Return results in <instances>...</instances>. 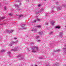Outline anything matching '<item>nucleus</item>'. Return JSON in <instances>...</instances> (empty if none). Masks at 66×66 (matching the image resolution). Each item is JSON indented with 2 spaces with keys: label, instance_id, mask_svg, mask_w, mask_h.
I'll list each match as a JSON object with an SVG mask.
<instances>
[{
  "label": "nucleus",
  "instance_id": "a878e982",
  "mask_svg": "<svg viewBox=\"0 0 66 66\" xmlns=\"http://www.w3.org/2000/svg\"><path fill=\"white\" fill-rule=\"evenodd\" d=\"M8 54H11V52H7Z\"/></svg>",
  "mask_w": 66,
  "mask_h": 66
},
{
  "label": "nucleus",
  "instance_id": "c756f323",
  "mask_svg": "<svg viewBox=\"0 0 66 66\" xmlns=\"http://www.w3.org/2000/svg\"><path fill=\"white\" fill-rule=\"evenodd\" d=\"M18 47H15V49H18Z\"/></svg>",
  "mask_w": 66,
  "mask_h": 66
},
{
  "label": "nucleus",
  "instance_id": "39448f33",
  "mask_svg": "<svg viewBox=\"0 0 66 66\" xmlns=\"http://www.w3.org/2000/svg\"><path fill=\"white\" fill-rule=\"evenodd\" d=\"M62 9V6H61L60 7H57V11H59V10H61Z\"/></svg>",
  "mask_w": 66,
  "mask_h": 66
},
{
  "label": "nucleus",
  "instance_id": "de8ad7c7",
  "mask_svg": "<svg viewBox=\"0 0 66 66\" xmlns=\"http://www.w3.org/2000/svg\"><path fill=\"white\" fill-rule=\"evenodd\" d=\"M52 54H54V53H52Z\"/></svg>",
  "mask_w": 66,
  "mask_h": 66
},
{
  "label": "nucleus",
  "instance_id": "e433bc0d",
  "mask_svg": "<svg viewBox=\"0 0 66 66\" xmlns=\"http://www.w3.org/2000/svg\"><path fill=\"white\" fill-rule=\"evenodd\" d=\"M39 59H42L43 58L42 57H39Z\"/></svg>",
  "mask_w": 66,
  "mask_h": 66
},
{
  "label": "nucleus",
  "instance_id": "f704fd0d",
  "mask_svg": "<svg viewBox=\"0 0 66 66\" xmlns=\"http://www.w3.org/2000/svg\"><path fill=\"white\" fill-rule=\"evenodd\" d=\"M20 1H16V2H20Z\"/></svg>",
  "mask_w": 66,
  "mask_h": 66
},
{
  "label": "nucleus",
  "instance_id": "13d9d810",
  "mask_svg": "<svg viewBox=\"0 0 66 66\" xmlns=\"http://www.w3.org/2000/svg\"><path fill=\"white\" fill-rule=\"evenodd\" d=\"M25 29H26V28H25Z\"/></svg>",
  "mask_w": 66,
  "mask_h": 66
},
{
  "label": "nucleus",
  "instance_id": "9d476101",
  "mask_svg": "<svg viewBox=\"0 0 66 66\" xmlns=\"http://www.w3.org/2000/svg\"><path fill=\"white\" fill-rule=\"evenodd\" d=\"M5 17L4 16L2 17L1 18H0V20H1V19H5Z\"/></svg>",
  "mask_w": 66,
  "mask_h": 66
},
{
  "label": "nucleus",
  "instance_id": "c9c22d12",
  "mask_svg": "<svg viewBox=\"0 0 66 66\" xmlns=\"http://www.w3.org/2000/svg\"><path fill=\"white\" fill-rule=\"evenodd\" d=\"M53 8H54V7H53V6H52V9H53Z\"/></svg>",
  "mask_w": 66,
  "mask_h": 66
},
{
  "label": "nucleus",
  "instance_id": "6e6552de",
  "mask_svg": "<svg viewBox=\"0 0 66 66\" xmlns=\"http://www.w3.org/2000/svg\"><path fill=\"white\" fill-rule=\"evenodd\" d=\"M60 28L61 27H60V26H57L55 27L56 29H60Z\"/></svg>",
  "mask_w": 66,
  "mask_h": 66
},
{
  "label": "nucleus",
  "instance_id": "7c9ffc66",
  "mask_svg": "<svg viewBox=\"0 0 66 66\" xmlns=\"http://www.w3.org/2000/svg\"><path fill=\"white\" fill-rule=\"evenodd\" d=\"M37 20H38V21H40V19H37Z\"/></svg>",
  "mask_w": 66,
  "mask_h": 66
},
{
  "label": "nucleus",
  "instance_id": "bf43d9fd",
  "mask_svg": "<svg viewBox=\"0 0 66 66\" xmlns=\"http://www.w3.org/2000/svg\"><path fill=\"white\" fill-rule=\"evenodd\" d=\"M0 25H1V24H0Z\"/></svg>",
  "mask_w": 66,
  "mask_h": 66
},
{
  "label": "nucleus",
  "instance_id": "cd10ccee",
  "mask_svg": "<svg viewBox=\"0 0 66 66\" xmlns=\"http://www.w3.org/2000/svg\"><path fill=\"white\" fill-rule=\"evenodd\" d=\"M39 36H37L36 37V38L37 39H38V38H39Z\"/></svg>",
  "mask_w": 66,
  "mask_h": 66
},
{
  "label": "nucleus",
  "instance_id": "1a4fd4ad",
  "mask_svg": "<svg viewBox=\"0 0 66 66\" xmlns=\"http://www.w3.org/2000/svg\"><path fill=\"white\" fill-rule=\"evenodd\" d=\"M16 16H18L19 17H23V15H18L17 14L16 15Z\"/></svg>",
  "mask_w": 66,
  "mask_h": 66
},
{
  "label": "nucleus",
  "instance_id": "72a5a7b5",
  "mask_svg": "<svg viewBox=\"0 0 66 66\" xmlns=\"http://www.w3.org/2000/svg\"><path fill=\"white\" fill-rule=\"evenodd\" d=\"M46 66H49V65L47 64L46 65Z\"/></svg>",
  "mask_w": 66,
  "mask_h": 66
},
{
  "label": "nucleus",
  "instance_id": "2f4dec72",
  "mask_svg": "<svg viewBox=\"0 0 66 66\" xmlns=\"http://www.w3.org/2000/svg\"><path fill=\"white\" fill-rule=\"evenodd\" d=\"M21 10V9H19L18 8L17 9L18 11H19L20 10Z\"/></svg>",
  "mask_w": 66,
  "mask_h": 66
},
{
  "label": "nucleus",
  "instance_id": "09e8293b",
  "mask_svg": "<svg viewBox=\"0 0 66 66\" xmlns=\"http://www.w3.org/2000/svg\"><path fill=\"white\" fill-rule=\"evenodd\" d=\"M9 57H11V55H9Z\"/></svg>",
  "mask_w": 66,
  "mask_h": 66
},
{
  "label": "nucleus",
  "instance_id": "6ab92c4d",
  "mask_svg": "<svg viewBox=\"0 0 66 66\" xmlns=\"http://www.w3.org/2000/svg\"><path fill=\"white\" fill-rule=\"evenodd\" d=\"M5 50H3L1 52H5Z\"/></svg>",
  "mask_w": 66,
  "mask_h": 66
},
{
  "label": "nucleus",
  "instance_id": "f257e3e1",
  "mask_svg": "<svg viewBox=\"0 0 66 66\" xmlns=\"http://www.w3.org/2000/svg\"><path fill=\"white\" fill-rule=\"evenodd\" d=\"M35 48L36 50V51H38V47L35 46H34L31 48V50L32 51V52H34V53L36 52V51L35 50Z\"/></svg>",
  "mask_w": 66,
  "mask_h": 66
},
{
  "label": "nucleus",
  "instance_id": "f3484780",
  "mask_svg": "<svg viewBox=\"0 0 66 66\" xmlns=\"http://www.w3.org/2000/svg\"><path fill=\"white\" fill-rule=\"evenodd\" d=\"M60 51V50H56V51H54V52H59Z\"/></svg>",
  "mask_w": 66,
  "mask_h": 66
},
{
  "label": "nucleus",
  "instance_id": "0eeeda50",
  "mask_svg": "<svg viewBox=\"0 0 66 66\" xmlns=\"http://www.w3.org/2000/svg\"><path fill=\"white\" fill-rule=\"evenodd\" d=\"M38 33L39 34V35H43V31H41L40 32H38Z\"/></svg>",
  "mask_w": 66,
  "mask_h": 66
},
{
  "label": "nucleus",
  "instance_id": "2eb2a0df",
  "mask_svg": "<svg viewBox=\"0 0 66 66\" xmlns=\"http://www.w3.org/2000/svg\"><path fill=\"white\" fill-rule=\"evenodd\" d=\"M53 32V31H51L49 33L50 35H51V34H52Z\"/></svg>",
  "mask_w": 66,
  "mask_h": 66
},
{
  "label": "nucleus",
  "instance_id": "8fccbe9b",
  "mask_svg": "<svg viewBox=\"0 0 66 66\" xmlns=\"http://www.w3.org/2000/svg\"><path fill=\"white\" fill-rule=\"evenodd\" d=\"M34 66H37V65H35Z\"/></svg>",
  "mask_w": 66,
  "mask_h": 66
},
{
  "label": "nucleus",
  "instance_id": "58836bf2",
  "mask_svg": "<svg viewBox=\"0 0 66 66\" xmlns=\"http://www.w3.org/2000/svg\"><path fill=\"white\" fill-rule=\"evenodd\" d=\"M45 16H48V13H46Z\"/></svg>",
  "mask_w": 66,
  "mask_h": 66
},
{
  "label": "nucleus",
  "instance_id": "49530a36",
  "mask_svg": "<svg viewBox=\"0 0 66 66\" xmlns=\"http://www.w3.org/2000/svg\"><path fill=\"white\" fill-rule=\"evenodd\" d=\"M20 5H21V3H20Z\"/></svg>",
  "mask_w": 66,
  "mask_h": 66
},
{
  "label": "nucleus",
  "instance_id": "393cba45",
  "mask_svg": "<svg viewBox=\"0 0 66 66\" xmlns=\"http://www.w3.org/2000/svg\"><path fill=\"white\" fill-rule=\"evenodd\" d=\"M23 59V57H21L20 59V60H22Z\"/></svg>",
  "mask_w": 66,
  "mask_h": 66
},
{
  "label": "nucleus",
  "instance_id": "6e6d98bb",
  "mask_svg": "<svg viewBox=\"0 0 66 66\" xmlns=\"http://www.w3.org/2000/svg\"><path fill=\"white\" fill-rule=\"evenodd\" d=\"M31 31H33V30H31Z\"/></svg>",
  "mask_w": 66,
  "mask_h": 66
},
{
  "label": "nucleus",
  "instance_id": "9b49d317",
  "mask_svg": "<svg viewBox=\"0 0 66 66\" xmlns=\"http://www.w3.org/2000/svg\"><path fill=\"white\" fill-rule=\"evenodd\" d=\"M44 10V8H41V10L40 11V13L41 12H42Z\"/></svg>",
  "mask_w": 66,
  "mask_h": 66
},
{
  "label": "nucleus",
  "instance_id": "4468645a",
  "mask_svg": "<svg viewBox=\"0 0 66 66\" xmlns=\"http://www.w3.org/2000/svg\"><path fill=\"white\" fill-rule=\"evenodd\" d=\"M51 23L52 24V25H54V22H53V21H52L51 22Z\"/></svg>",
  "mask_w": 66,
  "mask_h": 66
},
{
  "label": "nucleus",
  "instance_id": "5fc2aeb1",
  "mask_svg": "<svg viewBox=\"0 0 66 66\" xmlns=\"http://www.w3.org/2000/svg\"><path fill=\"white\" fill-rule=\"evenodd\" d=\"M31 23H33V22H32Z\"/></svg>",
  "mask_w": 66,
  "mask_h": 66
},
{
  "label": "nucleus",
  "instance_id": "79ce46f5",
  "mask_svg": "<svg viewBox=\"0 0 66 66\" xmlns=\"http://www.w3.org/2000/svg\"><path fill=\"white\" fill-rule=\"evenodd\" d=\"M27 49L28 50V51H30V50H29L28 48Z\"/></svg>",
  "mask_w": 66,
  "mask_h": 66
},
{
  "label": "nucleus",
  "instance_id": "a211bd4d",
  "mask_svg": "<svg viewBox=\"0 0 66 66\" xmlns=\"http://www.w3.org/2000/svg\"><path fill=\"white\" fill-rule=\"evenodd\" d=\"M15 6H16V7H17V8H19V5H15Z\"/></svg>",
  "mask_w": 66,
  "mask_h": 66
},
{
  "label": "nucleus",
  "instance_id": "dca6fc26",
  "mask_svg": "<svg viewBox=\"0 0 66 66\" xmlns=\"http://www.w3.org/2000/svg\"><path fill=\"white\" fill-rule=\"evenodd\" d=\"M21 55H18V56H17V57H21Z\"/></svg>",
  "mask_w": 66,
  "mask_h": 66
},
{
  "label": "nucleus",
  "instance_id": "c85d7f7f",
  "mask_svg": "<svg viewBox=\"0 0 66 66\" xmlns=\"http://www.w3.org/2000/svg\"><path fill=\"white\" fill-rule=\"evenodd\" d=\"M41 41V40H37V42H40Z\"/></svg>",
  "mask_w": 66,
  "mask_h": 66
},
{
  "label": "nucleus",
  "instance_id": "a19ab883",
  "mask_svg": "<svg viewBox=\"0 0 66 66\" xmlns=\"http://www.w3.org/2000/svg\"><path fill=\"white\" fill-rule=\"evenodd\" d=\"M40 4H39V5H38V7H40Z\"/></svg>",
  "mask_w": 66,
  "mask_h": 66
},
{
  "label": "nucleus",
  "instance_id": "ea45409f",
  "mask_svg": "<svg viewBox=\"0 0 66 66\" xmlns=\"http://www.w3.org/2000/svg\"><path fill=\"white\" fill-rule=\"evenodd\" d=\"M30 44H31V45H33V44H34V43H30Z\"/></svg>",
  "mask_w": 66,
  "mask_h": 66
},
{
  "label": "nucleus",
  "instance_id": "a18cd8bd",
  "mask_svg": "<svg viewBox=\"0 0 66 66\" xmlns=\"http://www.w3.org/2000/svg\"><path fill=\"white\" fill-rule=\"evenodd\" d=\"M27 2H29V0H27Z\"/></svg>",
  "mask_w": 66,
  "mask_h": 66
},
{
  "label": "nucleus",
  "instance_id": "ddd939ff",
  "mask_svg": "<svg viewBox=\"0 0 66 66\" xmlns=\"http://www.w3.org/2000/svg\"><path fill=\"white\" fill-rule=\"evenodd\" d=\"M34 31L35 32V33H36V32H37V29H34Z\"/></svg>",
  "mask_w": 66,
  "mask_h": 66
},
{
  "label": "nucleus",
  "instance_id": "5701e85b",
  "mask_svg": "<svg viewBox=\"0 0 66 66\" xmlns=\"http://www.w3.org/2000/svg\"><path fill=\"white\" fill-rule=\"evenodd\" d=\"M45 25H48V23L47 22H46L45 23Z\"/></svg>",
  "mask_w": 66,
  "mask_h": 66
},
{
  "label": "nucleus",
  "instance_id": "7ed1b4c3",
  "mask_svg": "<svg viewBox=\"0 0 66 66\" xmlns=\"http://www.w3.org/2000/svg\"><path fill=\"white\" fill-rule=\"evenodd\" d=\"M13 31H14V30H11L10 31L9 30H7L6 32L7 33H12L13 32Z\"/></svg>",
  "mask_w": 66,
  "mask_h": 66
},
{
  "label": "nucleus",
  "instance_id": "603ef678",
  "mask_svg": "<svg viewBox=\"0 0 66 66\" xmlns=\"http://www.w3.org/2000/svg\"><path fill=\"white\" fill-rule=\"evenodd\" d=\"M0 39H1V37H0Z\"/></svg>",
  "mask_w": 66,
  "mask_h": 66
},
{
  "label": "nucleus",
  "instance_id": "864d4df0",
  "mask_svg": "<svg viewBox=\"0 0 66 66\" xmlns=\"http://www.w3.org/2000/svg\"><path fill=\"white\" fill-rule=\"evenodd\" d=\"M31 66H33V64H31Z\"/></svg>",
  "mask_w": 66,
  "mask_h": 66
},
{
  "label": "nucleus",
  "instance_id": "37998d69",
  "mask_svg": "<svg viewBox=\"0 0 66 66\" xmlns=\"http://www.w3.org/2000/svg\"><path fill=\"white\" fill-rule=\"evenodd\" d=\"M14 39H17V38L15 37L14 38Z\"/></svg>",
  "mask_w": 66,
  "mask_h": 66
},
{
  "label": "nucleus",
  "instance_id": "4d7b16f0",
  "mask_svg": "<svg viewBox=\"0 0 66 66\" xmlns=\"http://www.w3.org/2000/svg\"><path fill=\"white\" fill-rule=\"evenodd\" d=\"M66 46V44L65 45V46Z\"/></svg>",
  "mask_w": 66,
  "mask_h": 66
},
{
  "label": "nucleus",
  "instance_id": "412c9836",
  "mask_svg": "<svg viewBox=\"0 0 66 66\" xmlns=\"http://www.w3.org/2000/svg\"><path fill=\"white\" fill-rule=\"evenodd\" d=\"M39 13H40V12H39V11H38V12H36V14H39Z\"/></svg>",
  "mask_w": 66,
  "mask_h": 66
},
{
  "label": "nucleus",
  "instance_id": "c03bdc74",
  "mask_svg": "<svg viewBox=\"0 0 66 66\" xmlns=\"http://www.w3.org/2000/svg\"><path fill=\"white\" fill-rule=\"evenodd\" d=\"M34 22H36V20H35V21H34Z\"/></svg>",
  "mask_w": 66,
  "mask_h": 66
},
{
  "label": "nucleus",
  "instance_id": "b1692460",
  "mask_svg": "<svg viewBox=\"0 0 66 66\" xmlns=\"http://www.w3.org/2000/svg\"><path fill=\"white\" fill-rule=\"evenodd\" d=\"M9 15H10V16H12L13 14H12L11 13H10L9 14Z\"/></svg>",
  "mask_w": 66,
  "mask_h": 66
},
{
  "label": "nucleus",
  "instance_id": "4be33fe9",
  "mask_svg": "<svg viewBox=\"0 0 66 66\" xmlns=\"http://www.w3.org/2000/svg\"><path fill=\"white\" fill-rule=\"evenodd\" d=\"M36 27H37L38 28H41V26H37Z\"/></svg>",
  "mask_w": 66,
  "mask_h": 66
},
{
  "label": "nucleus",
  "instance_id": "f8f14e48",
  "mask_svg": "<svg viewBox=\"0 0 66 66\" xmlns=\"http://www.w3.org/2000/svg\"><path fill=\"white\" fill-rule=\"evenodd\" d=\"M18 51V50H17V49L14 50V49H13L11 50V51Z\"/></svg>",
  "mask_w": 66,
  "mask_h": 66
},
{
  "label": "nucleus",
  "instance_id": "473e14b6",
  "mask_svg": "<svg viewBox=\"0 0 66 66\" xmlns=\"http://www.w3.org/2000/svg\"><path fill=\"white\" fill-rule=\"evenodd\" d=\"M58 4L59 3L57 2H56V4Z\"/></svg>",
  "mask_w": 66,
  "mask_h": 66
},
{
  "label": "nucleus",
  "instance_id": "4c0bfd02",
  "mask_svg": "<svg viewBox=\"0 0 66 66\" xmlns=\"http://www.w3.org/2000/svg\"><path fill=\"white\" fill-rule=\"evenodd\" d=\"M63 6L64 7H66V5H63Z\"/></svg>",
  "mask_w": 66,
  "mask_h": 66
},
{
  "label": "nucleus",
  "instance_id": "3c124183",
  "mask_svg": "<svg viewBox=\"0 0 66 66\" xmlns=\"http://www.w3.org/2000/svg\"><path fill=\"white\" fill-rule=\"evenodd\" d=\"M44 1H47V0H44Z\"/></svg>",
  "mask_w": 66,
  "mask_h": 66
},
{
  "label": "nucleus",
  "instance_id": "bb28decb",
  "mask_svg": "<svg viewBox=\"0 0 66 66\" xmlns=\"http://www.w3.org/2000/svg\"><path fill=\"white\" fill-rule=\"evenodd\" d=\"M4 10H6V6H5V7H4Z\"/></svg>",
  "mask_w": 66,
  "mask_h": 66
},
{
  "label": "nucleus",
  "instance_id": "aec40b11",
  "mask_svg": "<svg viewBox=\"0 0 66 66\" xmlns=\"http://www.w3.org/2000/svg\"><path fill=\"white\" fill-rule=\"evenodd\" d=\"M56 65L57 66H59V63H56Z\"/></svg>",
  "mask_w": 66,
  "mask_h": 66
},
{
  "label": "nucleus",
  "instance_id": "f03ea898",
  "mask_svg": "<svg viewBox=\"0 0 66 66\" xmlns=\"http://www.w3.org/2000/svg\"><path fill=\"white\" fill-rule=\"evenodd\" d=\"M17 42H18V40H17L16 42H11L10 44H9V46H12L13 45H14V44H16V43H17Z\"/></svg>",
  "mask_w": 66,
  "mask_h": 66
},
{
  "label": "nucleus",
  "instance_id": "423d86ee",
  "mask_svg": "<svg viewBox=\"0 0 66 66\" xmlns=\"http://www.w3.org/2000/svg\"><path fill=\"white\" fill-rule=\"evenodd\" d=\"M21 26L22 28V29H24V24H22L21 25Z\"/></svg>",
  "mask_w": 66,
  "mask_h": 66
},
{
  "label": "nucleus",
  "instance_id": "20e7f679",
  "mask_svg": "<svg viewBox=\"0 0 66 66\" xmlns=\"http://www.w3.org/2000/svg\"><path fill=\"white\" fill-rule=\"evenodd\" d=\"M59 36L61 37H63V32H60L59 34Z\"/></svg>",
  "mask_w": 66,
  "mask_h": 66
}]
</instances>
